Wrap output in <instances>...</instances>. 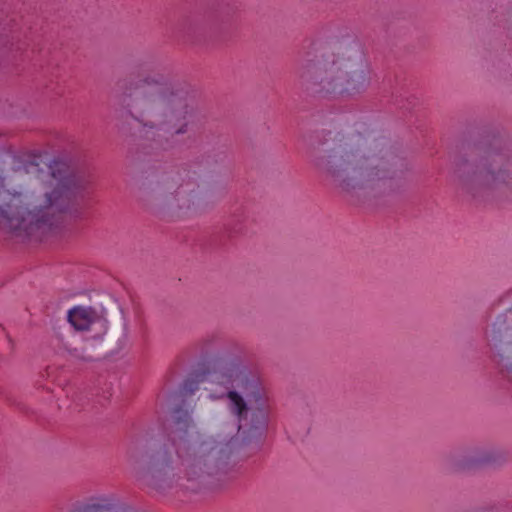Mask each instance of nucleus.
<instances>
[{
	"instance_id": "nucleus-2",
	"label": "nucleus",
	"mask_w": 512,
	"mask_h": 512,
	"mask_svg": "<svg viewBox=\"0 0 512 512\" xmlns=\"http://www.w3.org/2000/svg\"><path fill=\"white\" fill-rule=\"evenodd\" d=\"M120 105L142 127L155 150H169L176 136L188 133L195 113L190 87L161 72L151 56L137 59L117 82Z\"/></svg>"
},
{
	"instance_id": "nucleus-6",
	"label": "nucleus",
	"mask_w": 512,
	"mask_h": 512,
	"mask_svg": "<svg viewBox=\"0 0 512 512\" xmlns=\"http://www.w3.org/2000/svg\"><path fill=\"white\" fill-rule=\"evenodd\" d=\"M297 78L307 95L335 98L365 92L371 83V71L354 36H333L309 46L298 63Z\"/></svg>"
},
{
	"instance_id": "nucleus-18",
	"label": "nucleus",
	"mask_w": 512,
	"mask_h": 512,
	"mask_svg": "<svg viewBox=\"0 0 512 512\" xmlns=\"http://www.w3.org/2000/svg\"><path fill=\"white\" fill-rule=\"evenodd\" d=\"M501 373L512 379V358L498 367Z\"/></svg>"
},
{
	"instance_id": "nucleus-13",
	"label": "nucleus",
	"mask_w": 512,
	"mask_h": 512,
	"mask_svg": "<svg viewBox=\"0 0 512 512\" xmlns=\"http://www.w3.org/2000/svg\"><path fill=\"white\" fill-rule=\"evenodd\" d=\"M486 341L497 367L512 358V308L498 314L486 330Z\"/></svg>"
},
{
	"instance_id": "nucleus-5",
	"label": "nucleus",
	"mask_w": 512,
	"mask_h": 512,
	"mask_svg": "<svg viewBox=\"0 0 512 512\" xmlns=\"http://www.w3.org/2000/svg\"><path fill=\"white\" fill-rule=\"evenodd\" d=\"M50 171L58 183L51 192L40 194L5 189L6 177L0 171V229L30 236L41 228L52 227L58 215L90 193L93 180L86 167L70 169L64 161L54 160Z\"/></svg>"
},
{
	"instance_id": "nucleus-3",
	"label": "nucleus",
	"mask_w": 512,
	"mask_h": 512,
	"mask_svg": "<svg viewBox=\"0 0 512 512\" xmlns=\"http://www.w3.org/2000/svg\"><path fill=\"white\" fill-rule=\"evenodd\" d=\"M223 149L203 152L189 163L150 165L135 179L134 195L146 210L171 219L197 216L213 204L224 187Z\"/></svg>"
},
{
	"instance_id": "nucleus-16",
	"label": "nucleus",
	"mask_w": 512,
	"mask_h": 512,
	"mask_svg": "<svg viewBox=\"0 0 512 512\" xmlns=\"http://www.w3.org/2000/svg\"><path fill=\"white\" fill-rule=\"evenodd\" d=\"M474 512H512V503L508 501H493L475 508Z\"/></svg>"
},
{
	"instance_id": "nucleus-19",
	"label": "nucleus",
	"mask_w": 512,
	"mask_h": 512,
	"mask_svg": "<svg viewBox=\"0 0 512 512\" xmlns=\"http://www.w3.org/2000/svg\"><path fill=\"white\" fill-rule=\"evenodd\" d=\"M240 233H242V227L240 225H236L234 228H227L228 237H234Z\"/></svg>"
},
{
	"instance_id": "nucleus-10",
	"label": "nucleus",
	"mask_w": 512,
	"mask_h": 512,
	"mask_svg": "<svg viewBox=\"0 0 512 512\" xmlns=\"http://www.w3.org/2000/svg\"><path fill=\"white\" fill-rule=\"evenodd\" d=\"M239 6L235 2L221 1L210 12L181 17L173 27L176 37L195 41L209 31H224L231 24Z\"/></svg>"
},
{
	"instance_id": "nucleus-7",
	"label": "nucleus",
	"mask_w": 512,
	"mask_h": 512,
	"mask_svg": "<svg viewBox=\"0 0 512 512\" xmlns=\"http://www.w3.org/2000/svg\"><path fill=\"white\" fill-rule=\"evenodd\" d=\"M452 176L471 201H494L500 192H512V150L496 136L467 141L453 160Z\"/></svg>"
},
{
	"instance_id": "nucleus-9",
	"label": "nucleus",
	"mask_w": 512,
	"mask_h": 512,
	"mask_svg": "<svg viewBox=\"0 0 512 512\" xmlns=\"http://www.w3.org/2000/svg\"><path fill=\"white\" fill-rule=\"evenodd\" d=\"M188 431L182 442L177 486L199 493L218 485L219 476L227 472L230 459L240 445L236 435L202 436Z\"/></svg>"
},
{
	"instance_id": "nucleus-8",
	"label": "nucleus",
	"mask_w": 512,
	"mask_h": 512,
	"mask_svg": "<svg viewBox=\"0 0 512 512\" xmlns=\"http://www.w3.org/2000/svg\"><path fill=\"white\" fill-rule=\"evenodd\" d=\"M191 413L183 405L176 406L165 433L130 444L127 462L138 481L157 491L177 485L182 442L188 431L195 428Z\"/></svg>"
},
{
	"instance_id": "nucleus-11",
	"label": "nucleus",
	"mask_w": 512,
	"mask_h": 512,
	"mask_svg": "<svg viewBox=\"0 0 512 512\" xmlns=\"http://www.w3.org/2000/svg\"><path fill=\"white\" fill-rule=\"evenodd\" d=\"M510 460L507 450L497 447H473L453 450L441 458V469L445 474L455 475L477 472L484 468H500Z\"/></svg>"
},
{
	"instance_id": "nucleus-12",
	"label": "nucleus",
	"mask_w": 512,
	"mask_h": 512,
	"mask_svg": "<svg viewBox=\"0 0 512 512\" xmlns=\"http://www.w3.org/2000/svg\"><path fill=\"white\" fill-rule=\"evenodd\" d=\"M67 319L76 330H95V334L91 336L93 339H100L107 334V341L111 344L116 342L117 348H121L126 342L127 324L125 320L123 319L117 332L114 330L108 332L106 310L102 306L73 307L68 311Z\"/></svg>"
},
{
	"instance_id": "nucleus-4",
	"label": "nucleus",
	"mask_w": 512,
	"mask_h": 512,
	"mask_svg": "<svg viewBox=\"0 0 512 512\" xmlns=\"http://www.w3.org/2000/svg\"><path fill=\"white\" fill-rule=\"evenodd\" d=\"M197 345L202 361L181 384V395L194 394L201 382L214 376L224 388L215 398L227 397L238 429L244 426L251 437H259L268 424V395L259 375L244 363L237 347L224 345L218 335H207Z\"/></svg>"
},
{
	"instance_id": "nucleus-17",
	"label": "nucleus",
	"mask_w": 512,
	"mask_h": 512,
	"mask_svg": "<svg viewBox=\"0 0 512 512\" xmlns=\"http://www.w3.org/2000/svg\"><path fill=\"white\" fill-rule=\"evenodd\" d=\"M66 350L72 359H75L78 361H83V362H90L93 360V358L91 356L85 355L83 349H81V348H77V347L66 348Z\"/></svg>"
},
{
	"instance_id": "nucleus-15",
	"label": "nucleus",
	"mask_w": 512,
	"mask_h": 512,
	"mask_svg": "<svg viewBox=\"0 0 512 512\" xmlns=\"http://www.w3.org/2000/svg\"><path fill=\"white\" fill-rule=\"evenodd\" d=\"M12 170L14 172H21L24 174H38L40 171L39 164L36 162V158L22 159L20 157H14V165Z\"/></svg>"
},
{
	"instance_id": "nucleus-14",
	"label": "nucleus",
	"mask_w": 512,
	"mask_h": 512,
	"mask_svg": "<svg viewBox=\"0 0 512 512\" xmlns=\"http://www.w3.org/2000/svg\"><path fill=\"white\" fill-rule=\"evenodd\" d=\"M71 512H136L134 508L120 504L113 496L91 498L74 506Z\"/></svg>"
},
{
	"instance_id": "nucleus-1",
	"label": "nucleus",
	"mask_w": 512,
	"mask_h": 512,
	"mask_svg": "<svg viewBox=\"0 0 512 512\" xmlns=\"http://www.w3.org/2000/svg\"><path fill=\"white\" fill-rule=\"evenodd\" d=\"M306 154L314 169L335 188L344 192L387 186L404 187L406 160L384 138H366L357 133L316 131L307 139Z\"/></svg>"
}]
</instances>
